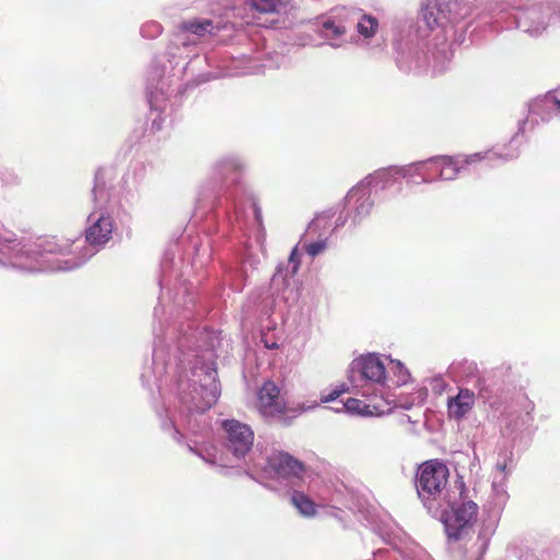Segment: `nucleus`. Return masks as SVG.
Listing matches in <instances>:
<instances>
[{
	"instance_id": "1",
	"label": "nucleus",
	"mask_w": 560,
	"mask_h": 560,
	"mask_svg": "<svg viewBox=\"0 0 560 560\" xmlns=\"http://www.w3.org/2000/svg\"><path fill=\"white\" fill-rule=\"evenodd\" d=\"M220 346L219 334L207 328L191 332L175 330L165 337L155 336L152 365L141 374L144 386L155 385L161 395L174 398L178 416L168 409L158 411L164 431L177 442L182 430L196 434L198 417L210 409L220 397L217 378L215 349Z\"/></svg>"
},
{
	"instance_id": "2",
	"label": "nucleus",
	"mask_w": 560,
	"mask_h": 560,
	"mask_svg": "<svg viewBox=\"0 0 560 560\" xmlns=\"http://www.w3.org/2000/svg\"><path fill=\"white\" fill-rule=\"evenodd\" d=\"M94 209L88 217L85 242L88 246L81 256L71 249L73 244L59 243L56 238L24 242L15 233L0 224V265L27 272L70 271L82 266L94 256L110 238L114 221L105 208L109 192L105 185V171L95 174L92 190Z\"/></svg>"
},
{
	"instance_id": "3",
	"label": "nucleus",
	"mask_w": 560,
	"mask_h": 560,
	"mask_svg": "<svg viewBox=\"0 0 560 560\" xmlns=\"http://www.w3.org/2000/svg\"><path fill=\"white\" fill-rule=\"evenodd\" d=\"M463 9L457 0H424L422 3V21L432 32L433 73L443 72L453 57V43H448V37L453 34L454 22L463 16Z\"/></svg>"
},
{
	"instance_id": "4",
	"label": "nucleus",
	"mask_w": 560,
	"mask_h": 560,
	"mask_svg": "<svg viewBox=\"0 0 560 560\" xmlns=\"http://www.w3.org/2000/svg\"><path fill=\"white\" fill-rule=\"evenodd\" d=\"M186 52L180 49L176 51L175 57H172L168 54L167 46L164 55L156 57L151 68L147 93L151 113H156V117L152 119V129L155 131L162 128L161 113L165 109L167 98V93L164 90L167 85L166 80L170 78L180 80L189 61L198 56V54L192 52L185 56Z\"/></svg>"
},
{
	"instance_id": "5",
	"label": "nucleus",
	"mask_w": 560,
	"mask_h": 560,
	"mask_svg": "<svg viewBox=\"0 0 560 560\" xmlns=\"http://www.w3.org/2000/svg\"><path fill=\"white\" fill-rule=\"evenodd\" d=\"M520 151L517 148H512L511 145L504 151H487V152H478L470 155L465 156H434L425 161H420L421 164H424L425 173H428V177H430V183H433L438 179L441 180H452L456 178L458 174L467 170L470 165L485 161L487 165L494 166L499 163H505L508 161L514 160L518 156Z\"/></svg>"
},
{
	"instance_id": "6",
	"label": "nucleus",
	"mask_w": 560,
	"mask_h": 560,
	"mask_svg": "<svg viewBox=\"0 0 560 560\" xmlns=\"http://www.w3.org/2000/svg\"><path fill=\"white\" fill-rule=\"evenodd\" d=\"M448 477L447 466L439 459L427 460L417 469V493L432 515H436L447 502L450 503V492L446 488Z\"/></svg>"
},
{
	"instance_id": "7",
	"label": "nucleus",
	"mask_w": 560,
	"mask_h": 560,
	"mask_svg": "<svg viewBox=\"0 0 560 560\" xmlns=\"http://www.w3.org/2000/svg\"><path fill=\"white\" fill-rule=\"evenodd\" d=\"M494 10H513L517 27L534 36L540 35L550 23L558 20L555 4L542 0H503Z\"/></svg>"
},
{
	"instance_id": "8",
	"label": "nucleus",
	"mask_w": 560,
	"mask_h": 560,
	"mask_svg": "<svg viewBox=\"0 0 560 560\" xmlns=\"http://www.w3.org/2000/svg\"><path fill=\"white\" fill-rule=\"evenodd\" d=\"M351 373L350 381L358 393L372 401L380 397L387 406L390 405L384 398L386 368L378 355L369 353L357 358L351 363Z\"/></svg>"
},
{
	"instance_id": "9",
	"label": "nucleus",
	"mask_w": 560,
	"mask_h": 560,
	"mask_svg": "<svg viewBox=\"0 0 560 560\" xmlns=\"http://www.w3.org/2000/svg\"><path fill=\"white\" fill-rule=\"evenodd\" d=\"M220 27L209 19H194L185 21L177 26L168 43V54L176 56V51L184 49L185 56L199 54V44L214 36Z\"/></svg>"
},
{
	"instance_id": "10",
	"label": "nucleus",
	"mask_w": 560,
	"mask_h": 560,
	"mask_svg": "<svg viewBox=\"0 0 560 560\" xmlns=\"http://www.w3.org/2000/svg\"><path fill=\"white\" fill-rule=\"evenodd\" d=\"M478 505L472 501L456 502L450 495V503L435 515L441 518L444 524L448 539H463L477 516Z\"/></svg>"
},
{
	"instance_id": "11",
	"label": "nucleus",
	"mask_w": 560,
	"mask_h": 560,
	"mask_svg": "<svg viewBox=\"0 0 560 560\" xmlns=\"http://www.w3.org/2000/svg\"><path fill=\"white\" fill-rule=\"evenodd\" d=\"M382 539L393 546V550L378 549L373 555V560H429L427 552L418 545L407 544L401 532L396 529H380Z\"/></svg>"
},
{
	"instance_id": "12",
	"label": "nucleus",
	"mask_w": 560,
	"mask_h": 560,
	"mask_svg": "<svg viewBox=\"0 0 560 560\" xmlns=\"http://www.w3.org/2000/svg\"><path fill=\"white\" fill-rule=\"evenodd\" d=\"M345 203L348 209L347 218L339 217L336 221V228L343 226L348 218L351 221V225L357 226L372 211L374 201L371 198V189L360 182L349 190L345 198Z\"/></svg>"
},
{
	"instance_id": "13",
	"label": "nucleus",
	"mask_w": 560,
	"mask_h": 560,
	"mask_svg": "<svg viewBox=\"0 0 560 560\" xmlns=\"http://www.w3.org/2000/svg\"><path fill=\"white\" fill-rule=\"evenodd\" d=\"M222 428L225 432V446L234 458L241 459L252 450L254 432L249 425L237 420H224Z\"/></svg>"
},
{
	"instance_id": "14",
	"label": "nucleus",
	"mask_w": 560,
	"mask_h": 560,
	"mask_svg": "<svg viewBox=\"0 0 560 560\" xmlns=\"http://www.w3.org/2000/svg\"><path fill=\"white\" fill-rule=\"evenodd\" d=\"M304 465L288 453L278 452L268 457L264 467V475L267 478L278 481L300 477Z\"/></svg>"
},
{
	"instance_id": "15",
	"label": "nucleus",
	"mask_w": 560,
	"mask_h": 560,
	"mask_svg": "<svg viewBox=\"0 0 560 560\" xmlns=\"http://www.w3.org/2000/svg\"><path fill=\"white\" fill-rule=\"evenodd\" d=\"M245 163L238 155H225L218 159L211 168L212 177L225 187L238 185Z\"/></svg>"
},
{
	"instance_id": "16",
	"label": "nucleus",
	"mask_w": 560,
	"mask_h": 560,
	"mask_svg": "<svg viewBox=\"0 0 560 560\" xmlns=\"http://www.w3.org/2000/svg\"><path fill=\"white\" fill-rule=\"evenodd\" d=\"M257 409L266 419H273L283 415L285 404L275 383L266 382L261 386L258 392Z\"/></svg>"
},
{
	"instance_id": "17",
	"label": "nucleus",
	"mask_w": 560,
	"mask_h": 560,
	"mask_svg": "<svg viewBox=\"0 0 560 560\" xmlns=\"http://www.w3.org/2000/svg\"><path fill=\"white\" fill-rule=\"evenodd\" d=\"M450 373L463 382H472L474 388L478 390V395L488 399L490 397V390L486 385V380L480 375L477 363L469 360H462L455 362L450 366Z\"/></svg>"
},
{
	"instance_id": "18",
	"label": "nucleus",
	"mask_w": 560,
	"mask_h": 560,
	"mask_svg": "<svg viewBox=\"0 0 560 560\" xmlns=\"http://www.w3.org/2000/svg\"><path fill=\"white\" fill-rule=\"evenodd\" d=\"M476 394L474 390L460 387L458 393L447 399V415L451 419L462 420L474 408Z\"/></svg>"
},
{
	"instance_id": "19",
	"label": "nucleus",
	"mask_w": 560,
	"mask_h": 560,
	"mask_svg": "<svg viewBox=\"0 0 560 560\" xmlns=\"http://www.w3.org/2000/svg\"><path fill=\"white\" fill-rule=\"evenodd\" d=\"M399 166H389L386 168H380L375 171L373 174L366 176L363 180H361L366 187L371 189V187H375L381 190H385L392 186H394L398 179L400 178V174L398 173Z\"/></svg>"
},
{
	"instance_id": "20",
	"label": "nucleus",
	"mask_w": 560,
	"mask_h": 560,
	"mask_svg": "<svg viewBox=\"0 0 560 560\" xmlns=\"http://www.w3.org/2000/svg\"><path fill=\"white\" fill-rule=\"evenodd\" d=\"M300 267L298 259V246H295L289 257L287 267L279 266L271 279V288L277 292L287 288L290 284V279L296 273Z\"/></svg>"
},
{
	"instance_id": "21",
	"label": "nucleus",
	"mask_w": 560,
	"mask_h": 560,
	"mask_svg": "<svg viewBox=\"0 0 560 560\" xmlns=\"http://www.w3.org/2000/svg\"><path fill=\"white\" fill-rule=\"evenodd\" d=\"M189 450L197 454L210 466H218L221 468L232 466V463L226 458V456L222 452H220L214 445H202L200 447L195 445L194 447L189 446Z\"/></svg>"
},
{
	"instance_id": "22",
	"label": "nucleus",
	"mask_w": 560,
	"mask_h": 560,
	"mask_svg": "<svg viewBox=\"0 0 560 560\" xmlns=\"http://www.w3.org/2000/svg\"><path fill=\"white\" fill-rule=\"evenodd\" d=\"M424 164L421 162H415L411 164L399 166L398 173L401 178H405L408 184L419 185V184H429L430 177H428V173H425Z\"/></svg>"
},
{
	"instance_id": "23",
	"label": "nucleus",
	"mask_w": 560,
	"mask_h": 560,
	"mask_svg": "<svg viewBox=\"0 0 560 560\" xmlns=\"http://www.w3.org/2000/svg\"><path fill=\"white\" fill-rule=\"evenodd\" d=\"M347 33V27L340 22H337L330 18L323 21L319 34L326 38L331 40L330 45L332 47H339L341 45V40H339Z\"/></svg>"
},
{
	"instance_id": "24",
	"label": "nucleus",
	"mask_w": 560,
	"mask_h": 560,
	"mask_svg": "<svg viewBox=\"0 0 560 560\" xmlns=\"http://www.w3.org/2000/svg\"><path fill=\"white\" fill-rule=\"evenodd\" d=\"M290 500L292 505L300 512L301 515L307 517L315 515V504L305 493L293 491Z\"/></svg>"
},
{
	"instance_id": "25",
	"label": "nucleus",
	"mask_w": 560,
	"mask_h": 560,
	"mask_svg": "<svg viewBox=\"0 0 560 560\" xmlns=\"http://www.w3.org/2000/svg\"><path fill=\"white\" fill-rule=\"evenodd\" d=\"M492 497L494 503L503 506L509 500L508 479L505 476H492Z\"/></svg>"
},
{
	"instance_id": "26",
	"label": "nucleus",
	"mask_w": 560,
	"mask_h": 560,
	"mask_svg": "<svg viewBox=\"0 0 560 560\" xmlns=\"http://www.w3.org/2000/svg\"><path fill=\"white\" fill-rule=\"evenodd\" d=\"M513 468V453L511 451H504L498 455L493 476L504 475L505 479H509Z\"/></svg>"
},
{
	"instance_id": "27",
	"label": "nucleus",
	"mask_w": 560,
	"mask_h": 560,
	"mask_svg": "<svg viewBox=\"0 0 560 560\" xmlns=\"http://www.w3.org/2000/svg\"><path fill=\"white\" fill-rule=\"evenodd\" d=\"M378 28V21L372 15L362 14L357 22V31L364 38H371Z\"/></svg>"
},
{
	"instance_id": "28",
	"label": "nucleus",
	"mask_w": 560,
	"mask_h": 560,
	"mask_svg": "<svg viewBox=\"0 0 560 560\" xmlns=\"http://www.w3.org/2000/svg\"><path fill=\"white\" fill-rule=\"evenodd\" d=\"M247 2L261 13H273L281 7V0H247Z\"/></svg>"
},
{
	"instance_id": "29",
	"label": "nucleus",
	"mask_w": 560,
	"mask_h": 560,
	"mask_svg": "<svg viewBox=\"0 0 560 560\" xmlns=\"http://www.w3.org/2000/svg\"><path fill=\"white\" fill-rule=\"evenodd\" d=\"M390 363H392L390 370L393 371L394 375L396 376V381H395L396 385L401 386V385L407 384L410 378L409 371L398 360H392Z\"/></svg>"
},
{
	"instance_id": "30",
	"label": "nucleus",
	"mask_w": 560,
	"mask_h": 560,
	"mask_svg": "<svg viewBox=\"0 0 560 560\" xmlns=\"http://www.w3.org/2000/svg\"><path fill=\"white\" fill-rule=\"evenodd\" d=\"M173 261H174V255L166 253L161 262L162 275H161V279L159 281L161 288H164V285H167L170 283L171 269L173 266Z\"/></svg>"
},
{
	"instance_id": "31",
	"label": "nucleus",
	"mask_w": 560,
	"mask_h": 560,
	"mask_svg": "<svg viewBox=\"0 0 560 560\" xmlns=\"http://www.w3.org/2000/svg\"><path fill=\"white\" fill-rule=\"evenodd\" d=\"M343 407L347 409L350 413H357V415H372L373 412L369 410L370 405H366L362 402L361 400L357 398H349Z\"/></svg>"
},
{
	"instance_id": "32",
	"label": "nucleus",
	"mask_w": 560,
	"mask_h": 560,
	"mask_svg": "<svg viewBox=\"0 0 560 560\" xmlns=\"http://www.w3.org/2000/svg\"><path fill=\"white\" fill-rule=\"evenodd\" d=\"M162 31V25L155 21H148L144 24H142L140 28L142 37L150 39L156 38L159 35H161Z\"/></svg>"
},
{
	"instance_id": "33",
	"label": "nucleus",
	"mask_w": 560,
	"mask_h": 560,
	"mask_svg": "<svg viewBox=\"0 0 560 560\" xmlns=\"http://www.w3.org/2000/svg\"><path fill=\"white\" fill-rule=\"evenodd\" d=\"M331 219L330 213H322L317 215L307 226L306 235L315 234L320 229H326L328 221Z\"/></svg>"
},
{
	"instance_id": "34",
	"label": "nucleus",
	"mask_w": 560,
	"mask_h": 560,
	"mask_svg": "<svg viewBox=\"0 0 560 560\" xmlns=\"http://www.w3.org/2000/svg\"><path fill=\"white\" fill-rule=\"evenodd\" d=\"M326 238H322L311 243L305 242L302 247L311 257H315L323 253L326 249Z\"/></svg>"
},
{
	"instance_id": "35",
	"label": "nucleus",
	"mask_w": 560,
	"mask_h": 560,
	"mask_svg": "<svg viewBox=\"0 0 560 560\" xmlns=\"http://www.w3.org/2000/svg\"><path fill=\"white\" fill-rule=\"evenodd\" d=\"M345 392L343 388L341 387H336L335 389H332L329 394L327 395H323L322 398H320V401L322 402H329V401H334L335 399H337L342 393Z\"/></svg>"
},
{
	"instance_id": "36",
	"label": "nucleus",
	"mask_w": 560,
	"mask_h": 560,
	"mask_svg": "<svg viewBox=\"0 0 560 560\" xmlns=\"http://www.w3.org/2000/svg\"><path fill=\"white\" fill-rule=\"evenodd\" d=\"M432 383L434 384V389H438L439 392L444 390L445 387L447 386L446 382L441 376L432 378Z\"/></svg>"
},
{
	"instance_id": "37",
	"label": "nucleus",
	"mask_w": 560,
	"mask_h": 560,
	"mask_svg": "<svg viewBox=\"0 0 560 560\" xmlns=\"http://www.w3.org/2000/svg\"><path fill=\"white\" fill-rule=\"evenodd\" d=\"M253 207H254L255 218L258 222H260L261 221V210L256 203H254Z\"/></svg>"
},
{
	"instance_id": "38",
	"label": "nucleus",
	"mask_w": 560,
	"mask_h": 560,
	"mask_svg": "<svg viewBox=\"0 0 560 560\" xmlns=\"http://www.w3.org/2000/svg\"><path fill=\"white\" fill-rule=\"evenodd\" d=\"M396 406H399V407H401V408H404V409H410V408H411V406H412V404L405 402V401H402L401 399H399V401H398V404H397Z\"/></svg>"
},
{
	"instance_id": "39",
	"label": "nucleus",
	"mask_w": 560,
	"mask_h": 560,
	"mask_svg": "<svg viewBox=\"0 0 560 560\" xmlns=\"http://www.w3.org/2000/svg\"><path fill=\"white\" fill-rule=\"evenodd\" d=\"M372 406L376 410L377 413L384 412L383 406L381 404L374 402Z\"/></svg>"
},
{
	"instance_id": "40",
	"label": "nucleus",
	"mask_w": 560,
	"mask_h": 560,
	"mask_svg": "<svg viewBox=\"0 0 560 560\" xmlns=\"http://www.w3.org/2000/svg\"><path fill=\"white\" fill-rule=\"evenodd\" d=\"M526 124H527L526 119L518 122V133H523L524 132V127H525Z\"/></svg>"
},
{
	"instance_id": "41",
	"label": "nucleus",
	"mask_w": 560,
	"mask_h": 560,
	"mask_svg": "<svg viewBox=\"0 0 560 560\" xmlns=\"http://www.w3.org/2000/svg\"><path fill=\"white\" fill-rule=\"evenodd\" d=\"M463 488H464V483H463V481H459L458 489L460 490V493H459L460 495L463 493Z\"/></svg>"
},
{
	"instance_id": "42",
	"label": "nucleus",
	"mask_w": 560,
	"mask_h": 560,
	"mask_svg": "<svg viewBox=\"0 0 560 560\" xmlns=\"http://www.w3.org/2000/svg\"><path fill=\"white\" fill-rule=\"evenodd\" d=\"M557 108L560 110V100L556 102Z\"/></svg>"
},
{
	"instance_id": "43",
	"label": "nucleus",
	"mask_w": 560,
	"mask_h": 560,
	"mask_svg": "<svg viewBox=\"0 0 560 560\" xmlns=\"http://www.w3.org/2000/svg\"><path fill=\"white\" fill-rule=\"evenodd\" d=\"M516 137H517V135H516L515 137H513V138H512L511 144H512V143H514V142L516 141Z\"/></svg>"
}]
</instances>
